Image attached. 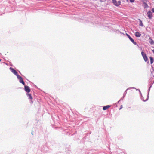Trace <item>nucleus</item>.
Listing matches in <instances>:
<instances>
[{"mask_svg":"<svg viewBox=\"0 0 154 154\" xmlns=\"http://www.w3.org/2000/svg\"><path fill=\"white\" fill-rule=\"evenodd\" d=\"M140 25L141 26H143V25L142 23V21L141 20H140Z\"/></svg>","mask_w":154,"mask_h":154,"instance_id":"f3484780","label":"nucleus"},{"mask_svg":"<svg viewBox=\"0 0 154 154\" xmlns=\"http://www.w3.org/2000/svg\"><path fill=\"white\" fill-rule=\"evenodd\" d=\"M152 52H153V53L154 54V50H152Z\"/></svg>","mask_w":154,"mask_h":154,"instance_id":"b1692460","label":"nucleus"},{"mask_svg":"<svg viewBox=\"0 0 154 154\" xmlns=\"http://www.w3.org/2000/svg\"><path fill=\"white\" fill-rule=\"evenodd\" d=\"M149 42L151 45L154 44V41L150 37L149 38Z\"/></svg>","mask_w":154,"mask_h":154,"instance_id":"f8f14e48","label":"nucleus"},{"mask_svg":"<svg viewBox=\"0 0 154 154\" xmlns=\"http://www.w3.org/2000/svg\"><path fill=\"white\" fill-rule=\"evenodd\" d=\"M147 14L149 18L151 19L152 17V12L150 11H149L147 12Z\"/></svg>","mask_w":154,"mask_h":154,"instance_id":"6e6552de","label":"nucleus"},{"mask_svg":"<svg viewBox=\"0 0 154 154\" xmlns=\"http://www.w3.org/2000/svg\"><path fill=\"white\" fill-rule=\"evenodd\" d=\"M128 89H129V88L127 89L124 92L123 94V98H124V97H125V96L127 94V91Z\"/></svg>","mask_w":154,"mask_h":154,"instance_id":"dca6fc26","label":"nucleus"},{"mask_svg":"<svg viewBox=\"0 0 154 154\" xmlns=\"http://www.w3.org/2000/svg\"><path fill=\"white\" fill-rule=\"evenodd\" d=\"M137 90H139V92L140 93V94L141 95V100H142L143 101H147L148 100V98H149V96H148V94H147V98L146 99V100H144V97L142 96V94L140 90L139 89H137Z\"/></svg>","mask_w":154,"mask_h":154,"instance_id":"20e7f679","label":"nucleus"},{"mask_svg":"<svg viewBox=\"0 0 154 154\" xmlns=\"http://www.w3.org/2000/svg\"><path fill=\"white\" fill-rule=\"evenodd\" d=\"M126 35L128 36V38L130 40L134 45H136L137 44V43L135 42L134 40L128 34L126 33Z\"/></svg>","mask_w":154,"mask_h":154,"instance_id":"39448f33","label":"nucleus"},{"mask_svg":"<svg viewBox=\"0 0 154 154\" xmlns=\"http://www.w3.org/2000/svg\"><path fill=\"white\" fill-rule=\"evenodd\" d=\"M152 12L153 13H154V8H153L152 9Z\"/></svg>","mask_w":154,"mask_h":154,"instance_id":"412c9836","label":"nucleus"},{"mask_svg":"<svg viewBox=\"0 0 154 154\" xmlns=\"http://www.w3.org/2000/svg\"><path fill=\"white\" fill-rule=\"evenodd\" d=\"M142 2H144L145 1H147V0H141Z\"/></svg>","mask_w":154,"mask_h":154,"instance_id":"4be33fe9","label":"nucleus"},{"mask_svg":"<svg viewBox=\"0 0 154 154\" xmlns=\"http://www.w3.org/2000/svg\"><path fill=\"white\" fill-rule=\"evenodd\" d=\"M124 98H123V97L122 98H121L120 100H119L118 102H117V103H119V102L120 101V100H123V99Z\"/></svg>","mask_w":154,"mask_h":154,"instance_id":"aec40b11","label":"nucleus"},{"mask_svg":"<svg viewBox=\"0 0 154 154\" xmlns=\"http://www.w3.org/2000/svg\"><path fill=\"white\" fill-rule=\"evenodd\" d=\"M135 35L137 37H140L141 35V34L138 32H135Z\"/></svg>","mask_w":154,"mask_h":154,"instance_id":"9d476101","label":"nucleus"},{"mask_svg":"<svg viewBox=\"0 0 154 154\" xmlns=\"http://www.w3.org/2000/svg\"><path fill=\"white\" fill-rule=\"evenodd\" d=\"M26 94H27V96L28 97H29V99H32V97L31 96V95L30 94L27 93Z\"/></svg>","mask_w":154,"mask_h":154,"instance_id":"4468645a","label":"nucleus"},{"mask_svg":"<svg viewBox=\"0 0 154 154\" xmlns=\"http://www.w3.org/2000/svg\"><path fill=\"white\" fill-rule=\"evenodd\" d=\"M129 88V89H135V87H132L129 88Z\"/></svg>","mask_w":154,"mask_h":154,"instance_id":"6ab92c4d","label":"nucleus"},{"mask_svg":"<svg viewBox=\"0 0 154 154\" xmlns=\"http://www.w3.org/2000/svg\"><path fill=\"white\" fill-rule=\"evenodd\" d=\"M129 1H130V2L131 3L134 2L135 1L134 0H129Z\"/></svg>","mask_w":154,"mask_h":154,"instance_id":"a211bd4d","label":"nucleus"},{"mask_svg":"<svg viewBox=\"0 0 154 154\" xmlns=\"http://www.w3.org/2000/svg\"><path fill=\"white\" fill-rule=\"evenodd\" d=\"M114 4L116 6H118L121 5V2L120 1H117L116 0H112Z\"/></svg>","mask_w":154,"mask_h":154,"instance_id":"7ed1b4c3","label":"nucleus"},{"mask_svg":"<svg viewBox=\"0 0 154 154\" xmlns=\"http://www.w3.org/2000/svg\"><path fill=\"white\" fill-rule=\"evenodd\" d=\"M1 61V59H0V61Z\"/></svg>","mask_w":154,"mask_h":154,"instance_id":"a878e982","label":"nucleus"},{"mask_svg":"<svg viewBox=\"0 0 154 154\" xmlns=\"http://www.w3.org/2000/svg\"><path fill=\"white\" fill-rule=\"evenodd\" d=\"M141 54L145 61H148V62L149 63L146 54H145L143 51H142L141 53Z\"/></svg>","mask_w":154,"mask_h":154,"instance_id":"f257e3e1","label":"nucleus"},{"mask_svg":"<svg viewBox=\"0 0 154 154\" xmlns=\"http://www.w3.org/2000/svg\"><path fill=\"white\" fill-rule=\"evenodd\" d=\"M149 58L150 59V63L151 64H152L154 62L153 58L151 57H149Z\"/></svg>","mask_w":154,"mask_h":154,"instance_id":"2eb2a0df","label":"nucleus"},{"mask_svg":"<svg viewBox=\"0 0 154 154\" xmlns=\"http://www.w3.org/2000/svg\"><path fill=\"white\" fill-rule=\"evenodd\" d=\"M122 105L121 106V107L119 109L120 110L122 108Z\"/></svg>","mask_w":154,"mask_h":154,"instance_id":"5701e85b","label":"nucleus"},{"mask_svg":"<svg viewBox=\"0 0 154 154\" xmlns=\"http://www.w3.org/2000/svg\"><path fill=\"white\" fill-rule=\"evenodd\" d=\"M110 106H111L110 105H106L103 106V109L104 110H106L108 108L110 107Z\"/></svg>","mask_w":154,"mask_h":154,"instance_id":"9b49d317","label":"nucleus"},{"mask_svg":"<svg viewBox=\"0 0 154 154\" xmlns=\"http://www.w3.org/2000/svg\"><path fill=\"white\" fill-rule=\"evenodd\" d=\"M24 90L27 93H29L30 91L29 87L28 86L25 85H24Z\"/></svg>","mask_w":154,"mask_h":154,"instance_id":"0eeeda50","label":"nucleus"},{"mask_svg":"<svg viewBox=\"0 0 154 154\" xmlns=\"http://www.w3.org/2000/svg\"><path fill=\"white\" fill-rule=\"evenodd\" d=\"M17 79H19L20 82L21 83L24 85H25V84L24 82L23 79V78L19 75H17Z\"/></svg>","mask_w":154,"mask_h":154,"instance_id":"f03ea898","label":"nucleus"},{"mask_svg":"<svg viewBox=\"0 0 154 154\" xmlns=\"http://www.w3.org/2000/svg\"><path fill=\"white\" fill-rule=\"evenodd\" d=\"M147 1L142 2L144 4V7L145 8H147L148 7V5L146 3Z\"/></svg>","mask_w":154,"mask_h":154,"instance_id":"1a4fd4ad","label":"nucleus"},{"mask_svg":"<svg viewBox=\"0 0 154 154\" xmlns=\"http://www.w3.org/2000/svg\"><path fill=\"white\" fill-rule=\"evenodd\" d=\"M10 69L11 70V71L17 76V75H19L18 74L17 72L12 68L11 67H10Z\"/></svg>","mask_w":154,"mask_h":154,"instance_id":"423d86ee","label":"nucleus"},{"mask_svg":"<svg viewBox=\"0 0 154 154\" xmlns=\"http://www.w3.org/2000/svg\"><path fill=\"white\" fill-rule=\"evenodd\" d=\"M127 2L128 1V0H126Z\"/></svg>","mask_w":154,"mask_h":154,"instance_id":"393cba45","label":"nucleus"},{"mask_svg":"<svg viewBox=\"0 0 154 154\" xmlns=\"http://www.w3.org/2000/svg\"><path fill=\"white\" fill-rule=\"evenodd\" d=\"M152 84H150L149 85V86H150L149 87V88L148 90V96L149 95V92L150 90V88L151 87H152Z\"/></svg>","mask_w":154,"mask_h":154,"instance_id":"ddd939ff","label":"nucleus"}]
</instances>
